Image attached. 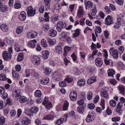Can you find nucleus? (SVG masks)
Segmentation results:
<instances>
[{"label": "nucleus", "mask_w": 125, "mask_h": 125, "mask_svg": "<svg viewBox=\"0 0 125 125\" xmlns=\"http://www.w3.org/2000/svg\"><path fill=\"white\" fill-rule=\"evenodd\" d=\"M95 119V115L93 112H89L88 115L86 118L85 121L87 122H90Z\"/></svg>", "instance_id": "nucleus-1"}, {"label": "nucleus", "mask_w": 125, "mask_h": 125, "mask_svg": "<svg viewBox=\"0 0 125 125\" xmlns=\"http://www.w3.org/2000/svg\"><path fill=\"white\" fill-rule=\"evenodd\" d=\"M62 74L59 72H55L52 74L53 79L57 81H59L61 80Z\"/></svg>", "instance_id": "nucleus-2"}, {"label": "nucleus", "mask_w": 125, "mask_h": 125, "mask_svg": "<svg viewBox=\"0 0 125 125\" xmlns=\"http://www.w3.org/2000/svg\"><path fill=\"white\" fill-rule=\"evenodd\" d=\"M66 25V24L65 22H63L61 21H58L56 26V29L59 32H60L62 29L65 27Z\"/></svg>", "instance_id": "nucleus-3"}, {"label": "nucleus", "mask_w": 125, "mask_h": 125, "mask_svg": "<svg viewBox=\"0 0 125 125\" xmlns=\"http://www.w3.org/2000/svg\"><path fill=\"white\" fill-rule=\"evenodd\" d=\"M117 22L116 23V25L114 26V27L115 28L117 29L119 28V25H121L122 26L125 25V21L120 18H118Z\"/></svg>", "instance_id": "nucleus-4"}, {"label": "nucleus", "mask_w": 125, "mask_h": 125, "mask_svg": "<svg viewBox=\"0 0 125 125\" xmlns=\"http://www.w3.org/2000/svg\"><path fill=\"white\" fill-rule=\"evenodd\" d=\"M35 13V10L33 9L32 7L31 6H29L28 8L27 14L29 16H31L34 15Z\"/></svg>", "instance_id": "nucleus-5"}, {"label": "nucleus", "mask_w": 125, "mask_h": 125, "mask_svg": "<svg viewBox=\"0 0 125 125\" xmlns=\"http://www.w3.org/2000/svg\"><path fill=\"white\" fill-rule=\"evenodd\" d=\"M33 63L35 65H38L40 63V58L37 56H34L32 58Z\"/></svg>", "instance_id": "nucleus-6"}, {"label": "nucleus", "mask_w": 125, "mask_h": 125, "mask_svg": "<svg viewBox=\"0 0 125 125\" xmlns=\"http://www.w3.org/2000/svg\"><path fill=\"white\" fill-rule=\"evenodd\" d=\"M101 105L102 108L99 107H97L96 108V110L98 113L101 112L102 110L104 109L105 108L104 101V99H102L101 100Z\"/></svg>", "instance_id": "nucleus-7"}, {"label": "nucleus", "mask_w": 125, "mask_h": 125, "mask_svg": "<svg viewBox=\"0 0 125 125\" xmlns=\"http://www.w3.org/2000/svg\"><path fill=\"white\" fill-rule=\"evenodd\" d=\"M69 97L71 100L73 101L75 100L77 97L76 91H73L71 92L70 93Z\"/></svg>", "instance_id": "nucleus-8"}, {"label": "nucleus", "mask_w": 125, "mask_h": 125, "mask_svg": "<svg viewBox=\"0 0 125 125\" xmlns=\"http://www.w3.org/2000/svg\"><path fill=\"white\" fill-rule=\"evenodd\" d=\"M63 46V44L62 43H60L56 47V52L59 54L61 53L62 52V47Z\"/></svg>", "instance_id": "nucleus-9"}, {"label": "nucleus", "mask_w": 125, "mask_h": 125, "mask_svg": "<svg viewBox=\"0 0 125 125\" xmlns=\"http://www.w3.org/2000/svg\"><path fill=\"white\" fill-rule=\"evenodd\" d=\"M112 18L111 16H108L105 19V22L107 23L106 24L110 25L113 23L114 21Z\"/></svg>", "instance_id": "nucleus-10"}, {"label": "nucleus", "mask_w": 125, "mask_h": 125, "mask_svg": "<svg viewBox=\"0 0 125 125\" xmlns=\"http://www.w3.org/2000/svg\"><path fill=\"white\" fill-rule=\"evenodd\" d=\"M20 90L19 89L15 90L13 92V96L17 99L19 98L20 97L21 95Z\"/></svg>", "instance_id": "nucleus-11"}, {"label": "nucleus", "mask_w": 125, "mask_h": 125, "mask_svg": "<svg viewBox=\"0 0 125 125\" xmlns=\"http://www.w3.org/2000/svg\"><path fill=\"white\" fill-rule=\"evenodd\" d=\"M3 58L5 60H7L8 59L10 58L11 57L10 52H4L3 53Z\"/></svg>", "instance_id": "nucleus-12"}, {"label": "nucleus", "mask_w": 125, "mask_h": 125, "mask_svg": "<svg viewBox=\"0 0 125 125\" xmlns=\"http://www.w3.org/2000/svg\"><path fill=\"white\" fill-rule=\"evenodd\" d=\"M100 93L103 97L106 99L109 98V95L106 91L104 90H102L101 91Z\"/></svg>", "instance_id": "nucleus-13"}, {"label": "nucleus", "mask_w": 125, "mask_h": 125, "mask_svg": "<svg viewBox=\"0 0 125 125\" xmlns=\"http://www.w3.org/2000/svg\"><path fill=\"white\" fill-rule=\"evenodd\" d=\"M37 33L34 31H32L28 33L27 36L29 38H34L37 37Z\"/></svg>", "instance_id": "nucleus-14"}, {"label": "nucleus", "mask_w": 125, "mask_h": 125, "mask_svg": "<svg viewBox=\"0 0 125 125\" xmlns=\"http://www.w3.org/2000/svg\"><path fill=\"white\" fill-rule=\"evenodd\" d=\"M37 41L35 40H31L28 42V45L29 46L32 48H34L37 44Z\"/></svg>", "instance_id": "nucleus-15"}, {"label": "nucleus", "mask_w": 125, "mask_h": 125, "mask_svg": "<svg viewBox=\"0 0 125 125\" xmlns=\"http://www.w3.org/2000/svg\"><path fill=\"white\" fill-rule=\"evenodd\" d=\"M26 13L24 11H22L19 16V19L21 21H24L26 19Z\"/></svg>", "instance_id": "nucleus-16"}, {"label": "nucleus", "mask_w": 125, "mask_h": 125, "mask_svg": "<svg viewBox=\"0 0 125 125\" xmlns=\"http://www.w3.org/2000/svg\"><path fill=\"white\" fill-rule=\"evenodd\" d=\"M49 53L47 51L45 50L42 52V56L43 59H46L49 56Z\"/></svg>", "instance_id": "nucleus-17"}, {"label": "nucleus", "mask_w": 125, "mask_h": 125, "mask_svg": "<svg viewBox=\"0 0 125 125\" xmlns=\"http://www.w3.org/2000/svg\"><path fill=\"white\" fill-rule=\"evenodd\" d=\"M0 28L4 32H6L9 30V27L8 26L5 24L1 25Z\"/></svg>", "instance_id": "nucleus-18"}, {"label": "nucleus", "mask_w": 125, "mask_h": 125, "mask_svg": "<svg viewBox=\"0 0 125 125\" xmlns=\"http://www.w3.org/2000/svg\"><path fill=\"white\" fill-rule=\"evenodd\" d=\"M96 64L98 66H101L102 65L103 61L101 59L99 58H96L95 60Z\"/></svg>", "instance_id": "nucleus-19"}, {"label": "nucleus", "mask_w": 125, "mask_h": 125, "mask_svg": "<svg viewBox=\"0 0 125 125\" xmlns=\"http://www.w3.org/2000/svg\"><path fill=\"white\" fill-rule=\"evenodd\" d=\"M119 90L120 91V93L123 95L125 94V88L124 86L120 85L118 87Z\"/></svg>", "instance_id": "nucleus-20"}, {"label": "nucleus", "mask_w": 125, "mask_h": 125, "mask_svg": "<svg viewBox=\"0 0 125 125\" xmlns=\"http://www.w3.org/2000/svg\"><path fill=\"white\" fill-rule=\"evenodd\" d=\"M7 8L6 6L3 5L1 2H0V10L1 12H5Z\"/></svg>", "instance_id": "nucleus-21"}, {"label": "nucleus", "mask_w": 125, "mask_h": 125, "mask_svg": "<svg viewBox=\"0 0 125 125\" xmlns=\"http://www.w3.org/2000/svg\"><path fill=\"white\" fill-rule=\"evenodd\" d=\"M85 80L83 79L79 80L77 82V84L80 86H84L85 84Z\"/></svg>", "instance_id": "nucleus-22"}, {"label": "nucleus", "mask_w": 125, "mask_h": 125, "mask_svg": "<svg viewBox=\"0 0 125 125\" xmlns=\"http://www.w3.org/2000/svg\"><path fill=\"white\" fill-rule=\"evenodd\" d=\"M84 14V11L82 9V7L80 6L79 7V9L77 14V16L78 17H83Z\"/></svg>", "instance_id": "nucleus-23"}, {"label": "nucleus", "mask_w": 125, "mask_h": 125, "mask_svg": "<svg viewBox=\"0 0 125 125\" xmlns=\"http://www.w3.org/2000/svg\"><path fill=\"white\" fill-rule=\"evenodd\" d=\"M96 80V78L95 77H92L87 80V83L88 84H91L95 81Z\"/></svg>", "instance_id": "nucleus-24"}, {"label": "nucleus", "mask_w": 125, "mask_h": 125, "mask_svg": "<svg viewBox=\"0 0 125 125\" xmlns=\"http://www.w3.org/2000/svg\"><path fill=\"white\" fill-rule=\"evenodd\" d=\"M86 8L87 9L88 8H91L93 6V4L91 2L88 1L85 3Z\"/></svg>", "instance_id": "nucleus-25"}, {"label": "nucleus", "mask_w": 125, "mask_h": 125, "mask_svg": "<svg viewBox=\"0 0 125 125\" xmlns=\"http://www.w3.org/2000/svg\"><path fill=\"white\" fill-rule=\"evenodd\" d=\"M32 111L31 109H29L27 108L25 111V113L26 114L28 115L29 116H32L33 114Z\"/></svg>", "instance_id": "nucleus-26"}, {"label": "nucleus", "mask_w": 125, "mask_h": 125, "mask_svg": "<svg viewBox=\"0 0 125 125\" xmlns=\"http://www.w3.org/2000/svg\"><path fill=\"white\" fill-rule=\"evenodd\" d=\"M107 72L109 76L113 77V75L115 74V71L113 69H109L107 71Z\"/></svg>", "instance_id": "nucleus-27"}, {"label": "nucleus", "mask_w": 125, "mask_h": 125, "mask_svg": "<svg viewBox=\"0 0 125 125\" xmlns=\"http://www.w3.org/2000/svg\"><path fill=\"white\" fill-rule=\"evenodd\" d=\"M56 34V31L53 29L51 30L49 33V35L52 37L55 36Z\"/></svg>", "instance_id": "nucleus-28"}, {"label": "nucleus", "mask_w": 125, "mask_h": 125, "mask_svg": "<svg viewBox=\"0 0 125 125\" xmlns=\"http://www.w3.org/2000/svg\"><path fill=\"white\" fill-rule=\"evenodd\" d=\"M22 122L23 123L27 125L30 123V121L29 118L25 117L22 119Z\"/></svg>", "instance_id": "nucleus-29"}, {"label": "nucleus", "mask_w": 125, "mask_h": 125, "mask_svg": "<svg viewBox=\"0 0 125 125\" xmlns=\"http://www.w3.org/2000/svg\"><path fill=\"white\" fill-rule=\"evenodd\" d=\"M41 82L43 84H46L49 82V79L48 78H46L45 79H42L41 80Z\"/></svg>", "instance_id": "nucleus-30"}, {"label": "nucleus", "mask_w": 125, "mask_h": 125, "mask_svg": "<svg viewBox=\"0 0 125 125\" xmlns=\"http://www.w3.org/2000/svg\"><path fill=\"white\" fill-rule=\"evenodd\" d=\"M20 102L21 103H23L26 102L27 100V98L25 96H23L20 97L19 98Z\"/></svg>", "instance_id": "nucleus-31"}, {"label": "nucleus", "mask_w": 125, "mask_h": 125, "mask_svg": "<svg viewBox=\"0 0 125 125\" xmlns=\"http://www.w3.org/2000/svg\"><path fill=\"white\" fill-rule=\"evenodd\" d=\"M23 57L24 56L22 53H19L17 59V60L19 62L21 61L23 59Z\"/></svg>", "instance_id": "nucleus-32"}, {"label": "nucleus", "mask_w": 125, "mask_h": 125, "mask_svg": "<svg viewBox=\"0 0 125 125\" xmlns=\"http://www.w3.org/2000/svg\"><path fill=\"white\" fill-rule=\"evenodd\" d=\"M54 118V116L52 115H48L44 117V119H47L49 120H52Z\"/></svg>", "instance_id": "nucleus-33"}, {"label": "nucleus", "mask_w": 125, "mask_h": 125, "mask_svg": "<svg viewBox=\"0 0 125 125\" xmlns=\"http://www.w3.org/2000/svg\"><path fill=\"white\" fill-rule=\"evenodd\" d=\"M64 119L62 118H60L57 120L56 121V124L57 125H60L62 124L64 122Z\"/></svg>", "instance_id": "nucleus-34"}, {"label": "nucleus", "mask_w": 125, "mask_h": 125, "mask_svg": "<svg viewBox=\"0 0 125 125\" xmlns=\"http://www.w3.org/2000/svg\"><path fill=\"white\" fill-rule=\"evenodd\" d=\"M23 30V27L21 26L18 27L16 30V33L18 34H20Z\"/></svg>", "instance_id": "nucleus-35"}, {"label": "nucleus", "mask_w": 125, "mask_h": 125, "mask_svg": "<svg viewBox=\"0 0 125 125\" xmlns=\"http://www.w3.org/2000/svg\"><path fill=\"white\" fill-rule=\"evenodd\" d=\"M73 78L72 76L68 75L67 76V78L65 79V80L67 81L68 83H70L72 81Z\"/></svg>", "instance_id": "nucleus-36"}, {"label": "nucleus", "mask_w": 125, "mask_h": 125, "mask_svg": "<svg viewBox=\"0 0 125 125\" xmlns=\"http://www.w3.org/2000/svg\"><path fill=\"white\" fill-rule=\"evenodd\" d=\"M69 103L67 101H65L63 107V110H67V108L68 107Z\"/></svg>", "instance_id": "nucleus-37"}, {"label": "nucleus", "mask_w": 125, "mask_h": 125, "mask_svg": "<svg viewBox=\"0 0 125 125\" xmlns=\"http://www.w3.org/2000/svg\"><path fill=\"white\" fill-rule=\"evenodd\" d=\"M77 110L80 113H83L84 111V107L81 106H79L77 107Z\"/></svg>", "instance_id": "nucleus-38"}, {"label": "nucleus", "mask_w": 125, "mask_h": 125, "mask_svg": "<svg viewBox=\"0 0 125 125\" xmlns=\"http://www.w3.org/2000/svg\"><path fill=\"white\" fill-rule=\"evenodd\" d=\"M109 51L110 54L112 55L115 54L117 52V51L115 50L114 48L113 47L110 48Z\"/></svg>", "instance_id": "nucleus-39"}, {"label": "nucleus", "mask_w": 125, "mask_h": 125, "mask_svg": "<svg viewBox=\"0 0 125 125\" xmlns=\"http://www.w3.org/2000/svg\"><path fill=\"white\" fill-rule=\"evenodd\" d=\"M42 94L41 91L39 90L36 91L35 92V95L37 97H40L41 96Z\"/></svg>", "instance_id": "nucleus-40"}, {"label": "nucleus", "mask_w": 125, "mask_h": 125, "mask_svg": "<svg viewBox=\"0 0 125 125\" xmlns=\"http://www.w3.org/2000/svg\"><path fill=\"white\" fill-rule=\"evenodd\" d=\"M93 97V93L91 91H89L87 94V99L90 100Z\"/></svg>", "instance_id": "nucleus-41"}, {"label": "nucleus", "mask_w": 125, "mask_h": 125, "mask_svg": "<svg viewBox=\"0 0 125 125\" xmlns=\"http://www.w3.org/2000/svg\"><path fill=\"white\" fill-rule=\"evenodd\" d=\"M7 78L6 77V75L3 74L1 73L0 74V80H1L4 81L7 80Z\"/></svg>", "instance_id": "nucleus-42"}, {"label": "nucleus", "mask_w": 125, "mask_h": 125, "mask_svg": "<svg viewBox=\"0 0 125 125\" xmlns=\"http://www.w3.org/2000/svg\"><path fill=\"white\" fill-rule=\"evenodd\" d=\"M5 119L3 116L0 115V124L2 125L5 122Z\"/></svg>", "instance_id": "nucleus-43"}, {"label": "nucleus", "mask_w": 125, "mask_h": 125, "mask_svg": "<svg viewBox=\"0 0 125 125\" xmlns=\"http://www.w3.org/2000/svg\"><path fill=\"white\" fill-rule=\"evenodd\" d=\"M41 44L43 47H46L47 46V42L46 40L45 39H43L41 40Z\"/></svg>", "instance_id": "nucleus-44"}, {"label": "nucleus", "mask_w": 125, "mask_h": 125, "mask_svg": "<svg viewBox=\"0 0 125 125\" xmlns=\"http://www.w3.org/2000/svg\"><path fill=\"white\" fill-rule=\"evenodd\" d=\"M31 109L33 114L37 112L39 110L38 108L36 107H33L31 108Z\"/></svg>", "instance_id": "nucleus-45"}, {"label": "nucleus", "mask_w": 125, "mask_h": 125, "mask_svg": "<svg viewBox=\"0 0 125 125\" xmlns=\"http://www.w3.org/2000/svg\"><path fill=\"white\" fill-rule=\"evenodd\" d=\"M80 34L79 30L78 29H77L75 31L74 33L73 34V37H76L78 36Z\"/></svg>", "instance_id": "nucleus-46"}, {"label": "nucleus", "mask_w": 125, "mask_h": 125, "mask_svg": "<svg viewBox=\"0 0 125 125\" xmlns=\"http://www.w3.org/2000/svg\"><path fill=\"white\" fill-rule=\"evenodd\" d=\"M12 75L14 77L17 79H18L20 78V76L19 74L15 71L13 72Z\"/></svg>", "instance_id": "nucleus-47"}, {"label": "nucleus", "mask_w": 125, "mask_h": 125, "mask_svg": "<svg viewBox=\"0 0 125 125\" xmlns=\"http://www.w3.org/2000/svg\"><path fill=\"white\" fill-rule=\"evenodd\" d=\"M110 104L112 107H114L116 105V101L114 100H112L110 101Z\"/></svg>", "instance_id": "nucleus-48"}, {"label": "nucleus", "mask_w": 125, "mask_h": 125, "mask_svg": "<svg viewBox=\"0 0 125 125\" xmlns=\"http://www.w3.org/2000/svg\"><path fill=\"white\" fill-rule=\"evenodd\" d=\"M90 12L92 15L95 16L97 13V10L95 9H92L90 10Z\"/></svg>", "instance_id": "nucleus-49"}, {"label": "nucleus", "mask_w": 125, "mask_h": 125, "mask_svg": "<svg viewBox=\"0 0 125 125\" xmlns=\"http://www.w3.org/2000/svg\"><path fill=\"white\" fill-rule=\"evenodd\" d=\"M45 107L47 109H50L52 107V104L50 102H49L45 105Z\"/></svg>", "instance_id": "nucleus-50"}, {"label": "nucleus", "mask_w": 125, "mask_h": 125, "mask_svg": "<svg viewBox=\"0 0 125 125\" xmlns=\"http://www.w3.org/2000/svg\"><path fill=\"white\" fill-rule=\"evenodd\" d=\"M32 73H33L34 74V77H35L37 79L38 78L39 76V75L37 72H36L34 70H32L31 71Z\"/></svg>", "instance_id": "nucleus-51"}, {"label": "nucleus", "mask_w": 125, "mask_h": 125, "mask_svg": "<svg viewBox=\"0 0 125 125\" xmlns=\"http://www.w3.org/2000/svg\"><path fill=\"white\" fill-rule=\"evenodd\" d=\"M61 7L62 6H60L59 4L58 3L56 4L54 6V9L56 10H58L61 9Z\"/></svg>", "instance_id": "nucleus-52"}, {"label": "nucleus", "mask_w": 125, "mask_h": 125, "mask_svg": "<svg viewBox=\"0 0 125 125\" xmlns=\"http://www.w3.org/2000/svg\"><path fill=\"white\" fill-rule=\"evenodd\" d=\"M95 31L97 33H100L101 32V29L99 26H97L96 28Z\"/></svg>", "instance_id": "nucleus-53"}, {"label": "nucleus", "mask_w": 125, "mask_h": 125, "mask_svg": "<svg viewBox=\"0 0 125 125\" xmlns=\"http://www.w3.org/2000/svg\"><path fill=\"white\" fill-rule=\"evenodd\" d=\"M74 115V112L73 111H71L68 113L66 115V117H69L70 116H72Z\"/></svg>", "instance_id": "nucleus-54"}, {"label": "nucleus", "mask_w": 125, "mask_h": 125, "mask_svg": "<svg viewBox=\"0 0 125 125\" xmlns=\"http://www.w3.org/2000/svg\"><path fill=\"white\" fill-rule=\"evenodd\" d=\"M120 120V118L118 117H115L112 118V120L113 122L118 121Z\"/></svg>", "instance_id": "nucleus-55"}, {"label": "nucleus", "mask_w": 125, "mask_h": 125, "mask_svg": "<svg viewBox=\"0 0 125 125\" xmlns=\"http://www.w3.org/2000/svg\"><path fill=\"white\" fill-rule=\"evenodd\" d=\"M1 94V96L4 99H5L7 97L8 95L5 92L2 93Z\"/></svg>", "instance_id": "nucleus-56"}, {"label": "nucleus", "mask_w": 125, "mask_h": 125, "mask_svg": "<svg viewBox=\"0 0 125 125\" xmlns=\"http://www.w3.org/2000/svg\"><path fill=\"white\" fill-rule=\"evenodd\" d=\"M59 84L61 87H62L65 86L66 85V84L64 81H62Z\"/></svg>", "instance_id": "nucleus-57"}, {"label": "nucleus", "mask_w": 125, "mask_h": 125, "mask_svg": "<svg viewBox=\"0 0 125 125\" xmlns=\"http://www.w3.org/2000/svg\"><path fill=\"white\" fill-rule=\"evenodd\" d=\"M116 1L118 5H122L124 3V0H116Z\"/></svg>", "instance_id": "nucleus-58"}, {"label": "nucleus", "mask_w": 125, "mask_h": 125, "mask_svg": "<svg viewBox=\"0 0 125 125\" xmlns=\"http://www.w3.org/2000/svg\"><path fill=\"white\" fill-rule=\"evenodd\" d=\"M49 13H45L44 15V17L45 18V21H49V17L48 15V14Z\"/></svg>", "instance_id": "nucleus-59"}, {"label": "nucleus", "mask_w": 125, "mask_h": 125, "mask_svg": "<svg viewBox=\"0 0 125 125\" xmlns=\"http://www.w3.org/2000/svg\"><path fill=\"white\" fill-rule=\"evenodd\" d=\"M99 96L98 95L96 96L95 98L94 99L93 102L94 104L97 103L99 100Z\"/></svg>", "instance_id": "nucleus-60"}, {"label": "nucleus", "mask_w": 125, "mask_h": 125, "mask_svg": "<svg viewBox=\"0 0 125 125\" xmlns=\"http://www.w3.org/2000/svg\"><path fill=\"white\" fill-rule=\"evenodd\" d=\"M118 50L120 53H123L124 50V47L123 46H119L118 48Z\"/></svg>", "instance_id": "nucleus-61"}, {"label": "nucleus", "mask_w": 125, "mask_h": 125, "mask_svg": "<svg viewBox=\"0 0 125 125\" xmlns=\"http://www.w3.org/2000/svg\"><path fill=\"white\" fill-rule=\"evenodd\" d=\"M105 64L106 65H109L110 64L109 60L108 59L107 57H105L104 60Z\"/></svg>", "instance_id": "nucleus-62"}, {"label": "nucleus", "mask_w": 125, "mask_h": 125, "mask_svg": "<svg viewBox=\"0 0 125 125\" xmlns=\"http://www.w3.org/2000/svg\"><path fill=\"white\" fill-rule=\"evenodd\" d=\"M21 5L20 3H16L14 5L15 8L16 9H19L20 8Z\"/></svg>", "instance_id": "nucleus-63"}, {"label": "nucleus", "mask_w": 125, "mask_h": 125, "mask_svg": "<svg viewBox=\"0 0 125 125\" xmlns=\"http://www.w3.org/2000/svg\"><path fill=\"white\" fill-rule=\"evenodd\" d=\"M88 107L89 109H93L95 107V105L93 104H91L88 105Z\"/></svg>", "instance_id": "nucleus-64"}]
</instances>
